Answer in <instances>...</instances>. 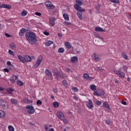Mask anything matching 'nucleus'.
<instances>
[{
	"mask_svg": "<svg viewBox=\"0 0 131 131\" xmlns=\"http://www.w3.org/2000/svg\"><path fill=\"white\" fill-rule=\"evenodd\" d=\"M76 4L74 5V8L77 12V15L80 20H82V12H85V9H81V5H82V0H76Z\"/></svg>",
	"mask_w": 131,
	"mask_h": 131,
	"instance_id": "1",
	"label": "nucleus"
},
{
	"mask_svg": "<svg viewBox=\"0 0 131 131\" xmlns=\"http://www.w3.org/2000/svg\"><path fill=\"white\" fill-rule=\"evenodd\" d=\"M26 38L28 40L29 43L31 45H34L37 41V38L36 35L33 32H27L26 34Z\"/></svg>",
	"mask_w": 131,
	"mask_h": 131,
	"instance_id": "2",
	"label": "nucleus"
},
{
	"mask_svg": "<svg viewBox=\"0 0 131 131\" xmlns=\"http://www.w3.org/2000/svg\"><path fill=\"white\" fill-rule=\"evenodd\" d=\"M52 70L54 73V75L55 76L57 80L60 81V80H61V78L64 79L66 77V75L62 73V72L58 71L57 69L53 68Z\"/></svg>",
	"mask_w": 131,
	"mask_h": 131,
	"instance_id": "3",
	"label": "nucleus"
},
{
	"mask_svg": "<svg viewBox=\"0 0 131 131\" xmlns=\"http://www.w3.org/2000/svg\"><path fill=\"white\" fill-rule=\"evenodd\" d=\"M57 116L59 119H60V120H62L64 123H67V120L65 119V116H64V114L62 113V112H57Z\"/></svg>",
	"mask_w": 131,
	"mask_h": 131,
	"instance_id": "4",
	"label": "nucleus"
},
{
	"mask_svg": "<svg viewBox=\"0 0 131 131\" xmlns=\"http://www.w3.org/2000/svg\"><path fill=\"white\" fill-rule=\"evenodd\" d=\"M8 102L6 101V100H4L3 99L0 100V106L3 109H5L7 110L9 108Z\"/></svg>",
	"mask_w": 131,
	"mask_h": 131,
	"instance_id": "5",
	"label": "nucleus"
},
{
	"mask_svg": "<svg viewBox=\"0 0 131 131\" xmlns=\"http://www.w3.org/2000/svg\"><path fill=\"white\" fill-rule=\"evenodd\" d=\"M26 109H28V113L29 114H33L34 112H35V110H34V107L32 106V105H27L26 107Z\"/></svg>",
	"mask_w": 131,
	"mask_h": 131,
	"instance_id": "6",
	"label": "nucleus"
},
{
	"mask_svg": "<svg viewBox=\"0 0 131 131\" xmlns=\"http://www.w3.org/2000/svg\"><path fill=\"white\" fill-rule=\"evenodd\" d=\"M114 73H116V74H117L119 77H121V78H124L125 74L123 72H121V71L120 70H114Z\"/></svg>",
	"mask_w": 131,
	"mask_h": 131,
	"instance_id": "7",
	"label": "nucleus"
},
{
	"mask_svg": "<svg viewBox=\"0 0 131 131\" xmlns=\"http://www.w3.org/2000/svg\"><path fill=\"white\" fill-rule=\"evenodd\" d=\"M42 61V56L41 55H40L37 60V61L34 65V68H37L38 66H39V64L41 63V61Z\"/></svg>",
	"mask_w": 131,
	"mask_h": 131,
	"instance_id": "8",
	"label": "nucleus"
},
{
	"mask_svg": "<svg viewBox=\"0 0 131 131\" xmlns=\"http://www.w3.org/2000/svg\"><path fill=\"white\" fill-rule=\"evenodd\" d=\"M45 6L48 8V9H55V6L53 5V4L51 2H45Z\"/></svg>",
	"mask_w": 131,
	"mask_h": 131,
	"instance_id": "9",
	"label": "nucleus"
},
{
	"mask_svg": "<svg viewBox=\"0 0 131 131\" xmlns=\"http://www.w3.org/2000/svg\"><path fill=\"white\" fill-rule=\"evenodd\" d=\"M3 8H4V9H8L9 10H10V9H11L12 7L11 6V5L6 4H3L2 5L0 4V8L3 9Z\"/></svg>",
	"mask_w": 131,
	"mask_h": 131,
	"instance_id": "10",
	"label": "nucleus"
},
{
	"mask_svg": "<svg viewBox=\"0 0 131 131\" xmlns=\"http://www.w3.org/2000/svg\"><path fill=\"white\" fill-rule=\"evenodd\" d=\"M50 25L51 26H54L55 25V21H56V18L51 17L49 18Z\"/></svg>",
	"mask_w": 131,
	"mask_h": 131,
	"instance_id": "11",
	"label": "nucleus"
},
{
	"mask_svg": "<svg viewBox=\"0 0 131 131\" xmlns=\"http://www.w3.org/2000/svg\"><path fill=\"white\" fill-rule=\"evenodd\" d=\"M104 91L103 90H100L99 92H94V96H98L99 97H101V96H103L104 95Z\"/></svg>",
	"mask_w": 131,
	"mask_h": 131,
	"instance_id": "12",
	"label": "nucleus"
},
{
	"mask_svg": "<svg viewBox=\"0 0 131 131\" xmlns=\"http://www.w3.org/2000/svg\"><path fill=\"white\" fill-rule=\"evenodd\" d=\"M87 106L89 109H92V108H94V104H93V101L92 100H89V102L87 103Z\"/></svg>",
	"mask_w": 131,
	"mask_h": 131,
	"instance_id": "13",
	"label": "nucleus"
},
{
	"mask_svg": "<svg viewBox=\"0 0 131 131\" xmlns=\"http://www.w3.org/2000/svg\"><path fill=\"white\" fill-rule=\"evenodd\" d=\"M95 31H97V32H105V30H103L102 29V28L100 27H96L95 28Z\"/></svg>",
	"mask_w": 131,
	"mask_h": 131,
	"instance_id": "14",
	"label": "nucleus"
},
{
	"mask_svg": "<svg viewBox=\"0 0 131 131\" xmlns=\"http://www.w3.org/2000/svg\"><path fill=\"white\" fill-rule=\"evenodd\" d=\"M83 77V78H85V79H87V80H92V79H94L93 77H90V76L87 74H84Z\"/></svg>",
	"mask_w": 131,
	"mask_h": 131,
	"instance_id": "15",
	"label": "nucleus"
},
{
	"mask_svg": "<svg viewBox=\"0 0 131 131\" xmlns=\"http://www.w3.org/2000/svg\"><path fill=\"white\" fill-rule=\"evenodd\" d=\"M26 32V30L24 28H23L20 30L19 32V36H23V35L24 33Z\"/></svg>",
	"mask_w": 131,
	"mask_h": 131,
	"instance_id": "16",
	"label": "nucleus"
},
{
	"mask_svg": "<svg viewBox=\"0 0 131 131\" xmlns=\"http://www.w3.org/2000/svg\"><path fill=\"white\" fill-rule=\"evenodd\" d=\"M45 74L48 76V77H52V73L50 72V70L46 69L45 72Z\"/></svg>",
	"mask_w": 131,
	"mask_h": 131,
	"instance_id": "17",
	"label": "nucleus"
},
{
	"mask_svg": "<svg viewBox=\"0 0 131 131\" xmlns=\"http://www.w3.org/2000/svg\"><path fill=\"white\" fill-rule=\"evenodd\" d=\"M64 46L67 49H71V48H72V46L69 42H65Z\"/></svg>",
	"mask_w": 131,
	"mask_h": 131,
	"instance_id": "18",
	"label": "nucleus"
},
{
	"mask_svg": "<svg viewBox=\"0 0 131 131\" xmlns=\"http://www.w3.org/2000/svg\"><path fill=\"white\" fill-rule=\"evenodd\" d=\"M93 59H94L95 61L96 62H98V61H100V58H99V56L97 55L96 53H94L93 54Z\"/></svg>",
	"mask_w": 131,
	"mask_h": 131,
	"instance_id": "19",
	"label": "nucleus"
},
{
	"mask_svg": "<svg viewBox=\"0 0 131 131\" xmlns=\"http://www.w3.org/2000/svg\"><path fill=\"white\" fill-rule=\"evenodd\" d=\"M31 61V58L28 55L25 56V62H30Z\"/></svg>",
	"mask_w": 131,
	"mask_h": 131,
	"instance_id": "20",
	"label": "nucleus"
},
{
	"mask_svg": "<svg viewBox=\"0 0 131 131\" xmlns=\"http://www.w3.org/2000/svg\"><path fill=\"white\" fill-rule=\"evenodd\" d=\"M78 59L77 58V57L74 56L71 58V62L72 63H75V62H77V60Z\"/></svg>",
	"mask_w": 131,
	"mask_h": 131,
	"instance_id": "21",
	"label": "nucleus"
},
{
	"mask_svg": "<svg viewBox=\"0 0 131 131\" xmlns=\"http://www.w3.org/2000/svg\"><path fill=\"white\" fill-rule=\"evenodd\" d=\"M9 47L12 50H16V45L13 42L10 43Z\"/></svg>",
	"mask_w": 131,
	"mask_h": 131,
	"instance_id": "22",
	"label": "nucleus"
},
{
	"mask_svg": "<svg viewBox=\"0 0 131 131\" xmlns=\"http://www.w3.org/2000/svg\"><path fill=\"white\" fill-rule=\"evenodd\" d=\"M53 43H54V42H53V41H51V40H49L45 43V46L46 47H50V46H51V45H53Z\"/></svg>",
	"mask_w": 131,
	"mask_h": 131,
	"instance_id": "23",
	"label": "nucleus"
},
{
	"mask_svg": "<svg viewBox=\"0 0 131 131\" xmlns=\"http://www.w3.org/2000/svg\"><path fill=\"white\" fill-rule=\"evenodd\" d=\"M17 57L18 58L19 60L22 62V63H25V57H23L20 55H18Z\"/></svg>",
	"mask_w": 131,
	"mask_h": 131,
	"instance_id": "24",
	"label": "nucleus"
},
{
	"mask_svg": "<svg viewBox=\"0 0 131 131\" xmlns=\"http://www.w3.org/2000/svg\"><path fill=\"white\" fill-rule=\"evenodd\" d=\"M7 92L9 94V95H12L13 94V92L14 91V90L12 88H8L6 90Z\"/></svg>",
	"mask_w": 131,
	"mask_h": 131,
	"instance_id": "25",
	"label": "nucleus"
},
{
	"mask_svg": "<svg viewBox=\"0 0 131 131\" xmlns=\"http://www.w3.org/2000/svg\"><path fill=\"white\" fill-rule=\"evenodd\" d=\"M6 115V113L3 111H0V118H4L5 116Z\"/></svg>",
	"mask_w": 131,
	"mask_h": 131,
	"instance_id": "26",
	"label": "nucleus"
},
{
	"mask_svg": "<svg viewBox=\"0 0 131 131\" xmlns=\"http://www.w3.org/2000/svg\"><path fill=\"white\" fill-rule=\"evenodd\" d=\"M63 17L64 20H66L67 21H69V16H68V14L64 13L63 14Z\"/></svg>",
	"mask_w": 131,
	"mask_h": 131,
	"instance_id": "27",
	"label": "nucleus"
},
{
	"mask_svg": "<svg viewBox=\"0 0 131 131\" xmlns=\"http://www.w3.org/2000/svg\"><path fill=\"white\" fill-rule=\"evenodd\" d=\"M11 102L12 103V104H13L14 105H17L18 101L17 100V99H11Z\"/></svg>",
	"mask_w": 131,
	"mask_h": 131,
	"instance_id": "28",
	"label": "nucleus"
},
{
	"mask_svg": "<svg viewBox=\"0 0 131 131\" xmlns=\"http://www.w3.org/2000/svg\"><path fill=\"white\" fill-rule=\"evenodd\" d=\"M24 102L26 104H31V103H32V100H29L28 99H24Z\"/></svg>",
	"mask_w": 131,
	"mask_h": 131,
	"instance_id": "29",
	"label": "nucleus"
},
{
	"mask_svg": "<svg viewBox=\"0 0 131 131\" xmlns=\"http://www.w3.org/2000/svg\"><path fill=\"white\" fill-rule=\"evenodd\" d=\"M96 9L98 13H100V10L101 9V4H98L96 6Z\"/></svg>",
	"mask_w": 131,
	"mask_h": 131,
	"instance_id": "30",
	"label": "nucleus"
},
{
	"mask_svg": "<svg viewBox=\"0 0 131 131\" xmlns=\"http://www.w3.org/2000/svg\"><path fill=\"white\" fill-rule=\"evenodd\" d=\"M90 89L92 91H96V90H97V87L96 85L92 84L90 85Z\"/></svg>",
	"mask_w": 131,
	"mask_h": 131,
	"instance_id": "31",
	"label": "nucleus"
},
{
	"mask_svg": "<svg viewBox=\"0 0 131 131\" xmlns=\"http://www.w3.org/2000/svg\"><path fill=\"white\" fill-rule=\"evenodd\" d=\"M53 106L55 108H58V107H59V103L58 102L55 101L53 102Z\"/></svg>",
	"mask_w": 131,
	"mask_h": 131,
	"instance_id": "32",
	"label": "nucleus"
},
{
	"mask_svg": "<svg viewBox=\"0 0 131 131\" xmlns=\"http://www.w3.org/2000/svg\"><path fill=\"white\" fill-rule=\"evenodd\" d=\"M103 107H105V108H110L109 107V104H108V103L106 102H104L103 104Z\"/></svg>",
	"mask_w": 131,
	"mask_h": 131,
	"instance_id": "33",
	"label": "nucleus"
},
{
	"mask_svg": "<svg viewBox=\"0 0 131 131\" xmlns=\"http://www.w3.org/2000/svg\"><path fill=\"white\" fill-rule=\"evenodd\" d=\"M64 49L63 48H59L58 50V53H64Z\"/></svg>",
	"mask_w": 131,
	"mask_h": 131,
	"instance_id": "34",
	"label": "nucleus"
},
{
	"mask_svg": "<svg viewBox=\"0 0 131 131\" xmlns=\"http://www.w3.org/2000/svg\"><path fill=\"white\" fill-rule=\"evenodd\" d=\"M8 129L9 131H14L15 130V129L14 128V127L12 126H8Z\"/></svg>",
	"mask_w": 131,
	"mask_h": 131,
	"instance_id": "35",
	"label": "nucleus"
},
{
	"mask_svg": "<svg viewBox=\"0 0 131 131\" xmlns=\"http://www.w3.org/2000/svg\"><path fill=\"white\" fill-rule=\"evenodd\" d=\"M17 84H18V85H20V86H22V85H23L24 83H23L22 81L17 80Z\"/></svg>",
	"mask_w": 131,
	"mask_h": 131,
	"instance_id": "36",
	"label": "nucleus"
},
{
	"mask_svg": "<svg viewBox=\"0 0 131 131\" xmlns=\"http://www.w3.org/2000/svg\"><path fill=\"white\" fill-rule=\"evenodd\" d=\"M111 3H113L114 4H118L119 3V0H110Z\"/></svg>",
	"mask_w": 131,
	"mask_h": 131,
	"instance_id": "37",
	"label": "nucleus"
},
{
	"mask_svg": "<svg viewBox=\"0 0 131 131\" xmlns=\"http://www.w3.org/2000/svg\"><path fill=\"white\" fill-rule=\"evenodd\" d=\"M41 104H42V102H41V101H40V100H38L36 101V104L38 106L41 105Z\"/></svg>",
	"mask_w": 131,
	"mask_h": 131,
	"instance_id": "38",
	"label": "nucleus"
},
{
	"mask_svg": "<svg viewBox=\"0 0 131 131\" xmlns=\"http://www.w3.org/2000/svg\"><path fill=\"white\" fill-rule=\"evenodd\" d=\"M95 103L96 104V105H97V106H100V105H101V104H102V102H101V101L97 100L96 101H95Z\"/></svg>",
	"mask_w": 131,
	"mask_h": 131,
	"instance_id": "39",
	"label": "nucleus"
},
{
	"mask_svg": "<svg viewBox=\"0 0 131 131\" xmlns=\"http://www.w3.org/2000/svg\"><path fill=\"white\" fill-rule=\"evenodd\" d=\"M62 83L64 86H67V83L66 82V80H63L62 82Z\"/></svg>",
	"mask_w": 131,
	"mask_h": 131,
	"instance_id": "40",
	"label": "nucleus"
},
{
	"mask_svg": "<svg viewBox=\"0 0 131 131\" xmlns=\"http://www.w3.org/2000/svg\"><path fill=\"white\" fill-rule=\"evenodd\" d=\"M21 16H23V17H25V16L26 15H27V13H26V11H23L21 13Z\"/></svg>",
	"mask_w": 131,
	"mask_h": 131,
	"instance_id": "41",
	"label": "nucleus"
},
{
	"mask_svg": "<svg viewBox=\"0 0 131 131\" xmlns=\"http://www.w3.org/2000/svg\"><path fill=\"white\" fill-rule=\"evenodd\" d=\"M7 65L8 66V67H12V63L10 62V61H7Z\"/></svg>",
	"mask_w": 131,
	"mask_h": 131,
	"instance_id": "42",
	"label": "nucleus"
},
{
	"mask_svg": "<svg viewBox=\"0 0 131 131\" xmlns=\"http://www.w3.org/2000/svg\"><path fill=\"white\" fill-rule=\"evenodd\" d=\"M72 90L74 91V92H78V89H77L76 87L72 88Z\"/></svg>",
	"mask_w": 131,
	"mask_h": 131,
	"instance_id": "43",
	"label": "nucleus"
},
{
	"mask_svg": "<svg viewBox=\"0 0 131 131\" xmlns=\"http://www.w3.org/2000/svg\"><path fill=\"white\" fill-rule=\"evenodd\" d=\"M8 53L10 55H12V56H14V52L12 51V50H9Z\"/></svg>",
	"mask_w": 131,
	"mask_h": 131,
	"instance_id": "44",
	"label": "nucleus"
},
{
	"mask_svg": "<svg viewBox=\"0 0 131 131\" xmlns=\"http://www.w3.org/2000/svg\"><path fill=\"white\" fill-rule=\"evenodd\" d=\"M45 130L46 131H50V127L48 125H45Z\"/></svg>",
	"mask_w": 131,
	"mask_h": 131,
	"instance_id": "45",
	"label": "nucleus"
},
{
	"mask_svg": "<svg viewBox=\"0 0 131 131\" xmlns=\"http://www.w3.org/2000/svg\"><path fill=\"white\" fill-rule=\"evenodd\" d=\"M96 70H97V71H102V67H97Z\"/></svg>",
	"mask_w": 131,
	"mask_h": 131,
	"instance_id": "46",
	"label": "nucleus"
},
{
	"mask_svg": "<svg viewBox=\"0 0 131 131\" xmlns=\"http://www.w3.org/2000/svg\"><path fill=\"white\" fill-rule=\"evenodd\" d=\"M10 81L11 82H15V80H14V78L11 77L10 79Z\"/></svg>",
	"mask_w": 131,
	"mask_h": 131,
	"instance_id": "47",
	"label": "nucleus"
},
{
	"mask_svg": "<svg viewBox=\"0 0 131 131\" xmlns=\"http://www.w3.org/2000/svg\"><path fill=\"white\" fill-rule=\"evenodd\" d=\"M106 124H110L111 123V121L110 120H105Z\"/></svg>",
	"mask_w": 131,
	"mask_h": 131,
	"instance_id": "48",
	"label": "nucleus"
},
{
	"mask_svg": "<svg viewBox=\"0 0 131 131\" xmlns=\"http://www.w3.org/2000/svg\"><path fill=\"white\" fill-rule=\"evenodd\" d=\"M66 70L67 72H72V71H71V69L69 68H67Z\"/></svg>",
	"mask_w": 131,
	"mask_h": 131,
	"instance_id": "49",
	"label": "nucleus"
},
{
	"mask_svg": "<svg viewBox=\"0 0 131 131\" xmlns=\"http://www.w3.org/2000/svg\"><path fill=\"white\" fill-rule=\"evenodd\" d=\"M35 15H36V16H41V13H39V12H36L35 13Z\"/></svg>",
	"mask_w": 131,
	"mask_h": 131,
	"instance_id": "50",
	"label": "nucleus"
},
{
	"mask_svg": "<svg viewBox=\"0 0 131 131\" xmlns=\"http://www.w3.org/2000/svg\"><path fill=\"white\" fill-rule=\"evenodd\" d=\"M43 34H45V35H50V33L47 31H44Z\"/></svg>",
	"mask_w": 131,
	"mask_h": 131,
	"instance_id": "51",
	"label": "nucleus"
},
{
	"mask_svg": "<svg viewBox=\"0 0 131 131\" xmlns=\"http://www.w3.org/2000/svg\"><path fill=\"white\" fill-rule=\"evenodd\" d=\"M122 56L124 59H127V56L125 54H122Z\"/></svg>",
	"mask_w": 131,
	"mask_h": 131,
	"instance_id": "52",
	"label": "nucleus"
},
{
	"mask_svg": "<svg viewBox=\"0 0 131 131\" xmlns=\"http://www.w3.org/2000/svg\"><path fill=\"white\" fill-rule=\"evenodd\" d=\"M123 70L125 71H127V66H124L123 67Z\"/></svg>",
	"mask_w": 131,
	"mask_h": 131,
	"instance_id": "53",
	"label": "nucleus"
},
{
	"mask_svg": "<svg viewBox=\"0 0 131 131\" xmlns=\"http://www.w3.org/2000/svg\"><path fill=\"white\" fill-rule=\"evenodd\" d=\"M5 35H6L7 36V37H11V35L8 34L7 33H5Z\"/></svg>",
	"mask_w": 131,
	"mask_h": 131,
	"instance_id": "54",
	"label": "nucleus"
},
{
	"mask_svg": "<svg viewBox=\"0 0 131 131\" xmlns=\"http://www.w3.org/2000/svg\"><path fill=\"white\" fill-rule=\"evenodd\" d=\"M98 38H99V39H101V40H102V41H104V38H103L102 37H101L100 36H97Z\"/></svg>",
	"mask_w": 131,
	"mask_h": 131,
	"instance_id": "55",
	"label": "nucleus"
},
{
	"mask_svg": "<svg viewBox=\"0 0 131 131\" xmlns=\"http://www.w3.org/2000/svg\"><path fill=\"white\" fill-rule=\"evenodd\" d=\"M64 24H65V25L68 26V25H70L71 24L70 23H68L67 21H65Z\"/></svg>",
	"mask_w": 131,
	"mask_h": 131,
	"instance_id": "56",
	"label": "nucleus"
},
{
	"mask_svg": "<svg viewBox=\"0 0 131 131\" xmlns=\"http://www.w3.org/2000/svg\"><path fill=\"white\" fill-rule=\"evenodd\" d=\"M122 104H123V105H126V102L122 100Z\"/></svg>",
	"mask_w": 131,
	"mask_h": 131,
	"instance_id": "57",
	"label": "nucleus"
},
{
	"mask_svg": "<svg viewBox=\"0 0 131 131\" xmlns=\"http://www.w3.org/2000/svg\"><path fill=\"white\" fill-rule=\"evenodd\" d=\"M5 72H9V69L5 68L4 69Z\"/></svg>",
	"mask_w": 131,
	"mask_h": 131,
	"instance_id": "58",
	"label": "nucleus"
},
{
	"mask_svg": "<svg viewBox=\"0 0 131 131\" xmlns=\"http://www.w3.org/2000/svg\"><path fill=\"white\" fill-rule=\"evenodd\" d=\"M115 83H118V82H119V81L117 79H115Z\"/></svg>",
	"mask_w": 131,
	"mask_h": 131,
	"instance_id": "59",
	"label": "nucleus"
},
{
	"mask_svg": "<svg viewBox=\"0 0 131 131\" xmlns=\"http://www.w3.org/2000/svg\"><path fill=\"white\" fill-rule=\"evenodd\" d=\"M13 76H14V75H13ZM14 77H15V80H17V79H18V76L16 75H14Z\"/></svg>",
	"mask_w": 131,
	"mask_h": 131,
	"instance_id": "60",
	"label": "nucleus"
},
{
	"mask_svg": "<svg viewBox=\"0 0 131 131\" xmlns=\"http://www.w3.org/2000/svg\"><path fill=\"white\" fill-rule=\"evenodd\" d=\"M29 124H31V125H35V124H34V123H32L31 122H30Z\"/></svg>",
	"mask_w": 131,
	"mask_h": 131,
	"instance_id": "61",
	"label": "nucleus"
},
{
	"mask_svg": "<svg viewBox=\"0 0 131 131\" xmlns=\"http://www.w3.org/2000/svg\"><path fill=\"white\" fill-rule=\"evenodd\" d=\"M58 36H59V37H62V34H60V33H58L57 34Z\"/></svg>",
	"mask_w": 131,
	"mask_h": 131,
	"instance_id": "62",
	"label": "nucleus"
},
{
	"mask_svg": "<svg viewBox=\"0 0 131 131\" xmlns=\"http://www.w3.org/2000/svg\"><path fill=\"white\" fill-rule=\"evenodd\" d=\"M4 88H3V87H1V86H0V91H4Z\"/></svg>",
	"mask_w": 131,
	"mask_h": 131,
	"instance_id": "63",
	"label": "nucleus"
},
{
	"mask_svg": "<svg viewBox=\"0 0 131 131\" xmlns=\"http://www.w3.org/2000/svg\"><path fill=\"white\" fill-rule=\"evenodd\" d=\"M49 131H54V129L53 128L49 129Z\"/></svg>",
	"mask_w": 131,
	"mask_h": 131,
	"instance_id": "64",
	"label": "nucleus"
}]
</instances>
